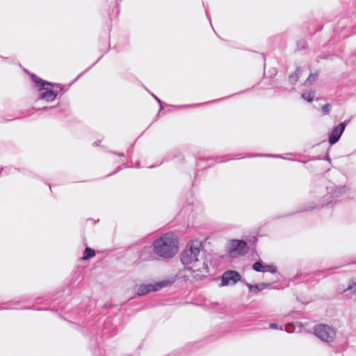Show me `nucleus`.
Masks as SVG:
<instances>
[{"label": "nucleus", "mask_w": 356, "mask_h": 356, "mask_svg": "<svg viewBox=\"0 0 356 356\" xmlns=\"http://www.w3.org/2000/svg\"><path fill=\"white\" fill-rule=\"evenodd\" d=\"M24 72L29 74L31 80L34 84V87L36 88L38 91L41 92L38 97V100H44L47 102H51L56 99L58 92L49 89L47 86L59 88L60 90L63 89V86L60 84L43 80L42 79L38 77L36 74L31 73L26 70H24Z\"/></svg>", "instance_id": "obj_3"}, {"label": "nucleus", "mask_w": 356, "mask_h": 356, "mask_svg": "<svg viewBox=\"0 0 356 356\" xmlns=\"http://www.w3.org/2000/svg\"><path fill=\"white\" fill-rule=\"evenodd\" d=\"M341 266H336L334 268H328V269H326V270H323L321 271L315 272L314 274L316 275H319L320 274H322L323 277H325L327 276V274L325 273L327 271H330V270H334V269H338Z\"/></svg>", "instance_id": "obj_20"}, {"label": "nucleus", "mask_w": 356, "mask_h": 356, "mask_svg": "<svg viewBox=\"0 0 356 356\" xmlns=\"http://www.w3.org/2000/svg\"><path fill=\"white\" fill-rule=\"evenodd\" d=\"M323 159L325 160V161H327L330 163V161H331L330 157H329L328 153H327V154L323 157Z\"/></svg>", "instance_id": "obj_33"}, {"label": "nucleus", "mask_w": 356, "mask_h": 356, "mask_svg": "<svg viewBox=\"0 0 356 356\" xmlns=\"http://www.w3.org/2000/svg\"><path fill=\"white\" fill-rule=\"evenodd\" d=\"M140 257L143 260L151 259L152 255L151 254L150 248H144L140 252Z\"/></svg>", "instance_id": "obj_16"}, {"label": "nucleus", "mask_w": 356, "mask_h": 356, "mask_svg": "<svg viewBox=\"0 0 356 356\" xmlns=\"http://www.w3.org/2000/svg\"><path fill=\"white\" fill-rule=\"evenodd\" d=\"M211 165H210V164H209V165H207V166H202V168H206L211 167Z\"/></svg>", "instance_id": "obj_39"}, {"label": "nucleus", "mask_w": 356, "mask_h": 356, "mask_svg": "<svg viewBox=\"0 0 356 356\" xmlns=\"http://www.w3.org/2000/svg\"><path fill=\"white\" fill-rule=\"evenodd\" d=\"M110 49V47L108 48H107L106 51V53L108 52Z\"/></svg>", "instance_id": "obj_40"}, {"label": "nucleus", "mask_w": 356, "mask_h": 356, "mask_svg": "<svg viewBox=\"0 0 356 356\" xmlns=\"http://www.w3.org/2000/svg\"><path fill=\"white\" fill-rule=\"evenodd\" d=\"M28 302V300H13L10 302H5V307H0V309H35L34 307L31 306L26 305L25 303ZM37 310H40L39 308H35Z\"/></svg>", "instance_id": "obj_9"}, {"label": "nucleus", "mask_w": 356, "mask_h": 356, "mask_svg": "<svg viewBox=\"0 0 356 356\" xmlns=\"http://www.w3.org/2000/svg\"><path fill=\"white\" fill-rule=\"evenodd\" d=\"M346 191L345 186H340V187H335L334 189H332L330 191L328 192L330 194L329 195H327L326 200L330 201L327 202L326 205H329L330 204H332L333 202L336 203L337 202V199L339 197H341Z\"/></svg>", "instance_id": "obj_11"}, {"label": "nucleus", "mask_w": 356, "mask_h": 356, "mask_svg": "<svg viewBox=\"0 0 356 356\" xmlns=\"http://www.w3.org/2000/svg\"><path fill=\"white\" fill-rule=\"evenodd\" d=\"M152 96L156 100V102L159 103V106H160V108H159V113H160L162 110H163V103L161 102V100L160 99H159L154 94H152ZM159 115V113H158V115Z\"/></svg>", "instance_id": "obj_26"}, {"label": "nucleus", "mask_w": 356, "mask_h": 356, "mask_svg": "<svg viewBox=\"0 0 356 356\" xmlns=\"http://www.w3.org/2000/svg\"><path fill=\"white\" fill-rule=\"evenodd\" d=\"M302 98L308 102H312L315 97V92L313 90L305 91L302 93Z\"/></svg>", "instance_id": "obj_15"}, {"label": "nucleus", "mask_w": 356, "mask_h": 356, "mask_svg": "<svg viewBox=\"0 0 356 356\" xmlns=\"http://www.w3.org/2000/svg\"><path fill=\"white\" fill-rule=\"evenodd\" d=\"M257 284L259 286L260 291L264 290V289H268V288H269L270 286V284L265 283V282H261V283H259V284Z\"/></svg>", "instance_id": "obj_23"}, {"label": "nucleus", "mask_w": 356, "mask_h": 356, "mask_svg": "<svg viewBox=\"0 0 356 356\" xmlns=\"http://www.w3.org/2000/svg\"><path fill=\"white\" fill-rule=\"evenodd\" d=\"M334 56V54H323L320 55L318 58L320 59H332V58Z\"/></svg>", "instance_id": "obj_27"}, {"label": "nucleus", "mask_w": 356, "mask_h": 356, "mask_svg": "<svg viewBox=\"0 0 356 356\" xmlns=\"http://www.w3.org/2000/svg\"><path fill=\"white\" fill-rule=\"evenodd\" d=\"M154 253L163 259L172 258L179 250V240L172 232L162 234L152 244Z\"/></svg>", "instance_id": "obj_2"}, {"label": "nucleus", "mask_w": 356, "mask_h": 356, "mask_svg": "<svg viewBox=\"0 0 356 356\" xmlns=\"http://www.w3.org/2000/svg\"><path fill=\"white\" fill-rule=\"evenodd\" d=\"M245 285L248 288L250 292L257 294L260 291L258 284H251L249 283H245Z\"/></svg>", "instance_id": "obj_18"}, {"label": "nucleus", "mask_w": 356, "mask_h": 356, "mask_svg": "<svg viewBox=\"0 0 356 356\" xmlns=\"http://www.w3.org/2000/svg\"><path fill=\"white\" fill-rule=\"evenodd\" d=\"M136 165H138V167L140 165V163H136Z\"/></svg>", "instance_id": "obj_43"}, {"label": "nucleus", "mask_w": 356, "mask_h": 356, "mask_svg": "<svg viewBox=\"0 0 356 356\" xmlns=\"http://www.w3.org/2000/svg\"><path fill=\"white\" fill-rule=\"evenodd\" d=\"M95 255V252L93 249L86 247L83 251L82 259L83 260H88Z\"/></svg>", "instance_id": "obj_13"}, {"label": "nucleus", "mask_w": 356, "mask_h": 356, "mask_svg": "<svg viewBox=\"0 0 356 356\" xmlns=\"http://www.w3.org/2000/svg\"><path fill=\"white\" fill-rule=\"evenodd\" d=\"M269 328H271V329H277L278 328V324L277 323H270L269 325Z\"/></svg>", "instance_id": "obj_31"}, {"label": "nucleus", "mask_w": 356, "mask_h": 356, "mask_svg": "<svg viewBox=\"0 0 356 356\" xmlns=\"http://www.w3.org/2000/svg\"><path fill=\"white\" fill-rule=\"evenodd\" d=\"M300 72V67H297L296 71L289 75V80L291 84H295L298 81Z\"/></svg>", "instance_id": "obj_12"}, {"label": "nucleus", "mask_w": 356, "mask_h": 356, "mask_svg": "<svg viewBox=\"0 0 356 356\" xmlns=\"http://www.w3.org/2000/svg\"><path fill=\"white\" fill-rule=\"evenodd\" d=\"M314 334L321 341L330 343L334 341L336 337L335 330L325 324H319L314 327Z\"/></svg>", "instance_id": "obj_4"}, {"label": "nucleus", "mask_w": 356, "mask_h": 356, "mask_svg": "<svg viewBox=\"0 0 356 356\" xmlns=\"http://www.w3.org/2000/svg\"><path fill=\"white\" fill-rule=\"evenodd\" d=\"M318 77V73H311L309 76V77L307 79V80L304 82L305 86H312L317 79Z\"/></svg>", "instance_id": "obj_14"}, {"label": "nucleus", "mask_w": 356, "mask_h": 356, "mask_svg": "<svg viewBox=\"0 0 356 356\" xmlns=\"http://www.w3.org/2000/svg\"><path fill=\"white\" fill-rule=\"evenodd\" d=\"M132 148H133V147H130V149L127 150V153H128V154H129L130 152H132V151H133V150H132Z\"/></svg>", "instance_id": "obj_38"}, {"label": "nucleus", "mask_w": 356, "mask_h": 356, "mask_svg": "<svg viewBox=\"0 0 356 356\" xmlns=\"http://www.w3.org/2000/svg\"><path fill=\"white\" fill-rule=\"evenodd\" d=\"M68 109L67 104L59 102L57 105L54 106H44L36 109L37 111H47L50 115H56L58 113H65Z\"/></svg>", "instance_id": "obj_10"}, {"label": "nucleus", "mask_w": 356, "mask_h": 356, "mask_svg": "<svg viewBox=\"0 0 356 356\" xmlns=\"http://www.w3.org/2000/svg\"><path fill=\"white\" fill-rule=\"evenodd\" d=\"M314 208H315V205H313V204H312L310 206L305 207L304 208H302L300 210L298 211L297 213H298V212H303V211H308L314 209Z\"/></svg>", "instance_id": "obj_25"}, {"label": "nucleus", "mask_w": 356, "mask_h": 356, "mask_svg": "<svg viewBox=\"0 0 356 356\" xmlns=\"http://www.w3.org/2000/svg\"><path fill=\"white\" fill-rule=\"evenodd\" d=\"M103 55H102L101 56H99V58L97 59V60L93 63L91 66H90L89 67H88L85 72H87L88 70H89L93 65H95L102 58Z\"/></svg>", "instance_id": "obj_32"}, {"label": "nucleus", "mask_w": 356, "mask_h": 356, "mask_svg": "<svg viewBox=\"0 0 356 356\" xmlns=\"http://www.w3.org/2000/svg\"><path fill=\"white\" fill-rule=\"evenodd\" d=\"M3 168H0V173L2 172Z\"/></svg>", "instance_id": "obj_42"}, {"label": "nucleus", "mask_w": 356, "mask_h": 356, "mask_svg": "<svg viewBox=\"0 0 356 356\" xmlns=\"http://www.w3.org/2000/svg\"><path fill=\"white\" fill-rule=\"evenodd\" d=\"M241 280V276L238 272L234 270H226L221 276V282L220 286H225L228 285H234Z\"/></svg>", "instance_id": "obj_7"}, {"label": "nucleus", "mask_w": 356, "mask_h": 356, "mask_svg": "<svg viewBox=\"0 0 356 356\" xmlns=\"http://www.w3.org/2000/svg\"><path fill=\"white\" fill-rule=\"evenodd\" d=\"M306 275H303V274H297L294 277H293V280L296 281L297 280L299 277H303V279L305 280V277H306Z\"/></svg>", "instance_id": "obj_30"}, {"label": "nucleus", "mask_w": 356, "mask_h": 356, "mask_svg": "<svg viewBox=\"0 0 356 356\" xmlns=\"http://www.w3.org/2000/svg\"><path fill=\"white\" fill-rule=\"evenodd\" d=\"M294 330H295V327L293 325L292 323H289L288 325H286V332H288V333H292L294 332Z\"/></svg>", "instance_id": "obj_24"}, {"label": "nucleus", "mask_w": 356, "mask_h": 356, "mask_svg": "<svg viewBox=\"0 0 356 356\" xmlns=\"http://www.w3.org/2000/svg\"><path fill=\"white\" fill-rule=\"evenodd\" d=\"M202 245L199 241H190L186 249L181 254V261L184 265H189L194 263V266L186 268L192 273V276L196 280H201L207 276L209 266L205 261H203L202 267H197L196 263L199 261L198 256L202 250Z\"/></svg>", "instance_id": "obj_1"}, {"label": "nucleus", "mask_w": 356, "mask_h": 356, "mask_svg": "<svg viewBox=\"0 0 356 356\" xmlns=\"http://www.w3.org/2000/svg\"><path fill=\"white\" fill-rule=\"evenodd\" d=\"M136 165H138V167L140 165V163H136Z\"/></svg>", "instance_id": "obj_44"}, {"label": "nucleus", "mask_w": 356, "mask_h": 356, "mask_svg": "<svg viewBox=\"0 0 356 356\" xmlns=\"http://www.w3.org/2000/svg\"><path fill=\"white\" fill-rule=\"evenodd\" d=\"M274 156H275V157H281L280 155H275Z\"/></svg>", "instance_id": "obj_41"}, {"label": "nucleus", "mask_w": 356, "mask_h": 356, "mask_svg": "<svg viewBox=\"0 0 356 356\" xmlns=\"http://www.w3.org/2000/svg\"><path fill=\"white\" fill-rule=\"evenodd\" d=\"M212 159L211 158H209V157H207V158H199L198 159V161H197V165L199 166V167H202L201 165V163L203 162V161H209V160H211Z\"/></svg>", "instance_id": "obj_28"}, {"label": "nucleus", "mask_w": 356, "mask_h": 356, "mask_svg": "<svg viewBox=\"0 0 356 356\" xmlns=\"http://www.w3.org/2000/svg\"><path fill=\"white\" fill-rule=\"evenodd\" d=\"M249 247L243 240L233 239L229 241L227 251L232 257L244 256L248 253Z\"/></svg>", "instance_id": "obj_5"}, {"label": "nucleus", "mask_w": 356, "mask_h": 356, "mask_svg": "<svg viewBox=\"0 0 356 356\" xmlns=\"http://www.w3.org/2000/svg\"><path fill=\"white\" fill-rule=\"evenodd\" d=\"M353 291L354 292H356V282H353L352 284H350L346 289H343V292H345L346 291Z\"/></svg>", "instance_id": "obj_22"}, {"label": "nucleus", "mask_w": 356, "mask_h": 356, "mask_svg": "<svg viewBox=\"0 0 356 356\" xmlns=\"http://www.w3.org/2000/svg\"><path fill=\"white\" fill-rule=\"evenodd\" d=\"M349 120H346L339 123L337 127L333 128L328 136V142L330 145H334L339 140Z\"/></svg>", "instance_id": "obj_8"}, {"label": "nucleus", "mask_w": 356, "mask_h": 356, "mask_svg": "<svg viewBox=\"0 0 356 356\" xmlns=\"http://www.w3.org/2000/svg\"><path fill=\"white\" fill-rule=\"evenodd\" d=\"M122 169V166L119 165L117 167L116 170L113 172L108 174L107 176H111L112 175H114V174L117 173L118 172H119Z\"/></svg>", "instance_id": "obj_29"}, {"label": "nucleus", "mask_w": 356, "mask_h": 356, "mask_svg": "<svg viewBox=\"0 0 356 356\" xmlns=\"http://www.w3.org/2000/svg\"><path fill=\"white\" fill-rule=\"evenodd\" d=\"M264 266L261 261H256L252 265V269L256 272L264 273Z\"/></svg>", "instance_id": "obj_17"}, {"label": "nucleus", "mask_w": 356, "mask_h": 356, "mask_svg": "<svg viewBox=\"0 0 356 356\" xmlns=\"http://www.w3.org/2000/svg\"><path fill=\"white\" fill-rule=\"evenodd\" d=\"M170 284L171 282L164 280L156 282L154 284H140L137 289L136 294L139 296H142L147 294L149 292L159 291L162 288L165 287Z\"/></svg>", "instance_id": "obj_6"}, {"label": "nucleus", "mask_w": 356, "mask_h": 356, "mask_svg": "<svg viewBox=\"0 0 356 356\" xmlns=\"http://www.w3.org/2000/svg\"><path fill=\"white\" fill-rule=\"evenodd\" d=\"M257 156H271V155H268V154H258Z\"/></svg>", "instance_id": "obj_37"}, {"label": "nucleus", "mask_w": 356, "mask_h": 356, "mask_svg": "<svg viewBox=\"0 0 356 356\" xmlns=\"http://www.w3.org/2000/svg\"><path fill=\"white\" fill-rule=\"evenodd\" d=\"M331 108H332V106L330 104H326L322 106L321 111L323 113V114L327 115L330 113V112L331 111Z\"/></svg>", "instance_id": "obj_21"}, {"label": "nucleus", "mask_w": 356, "mask_h": 356, "mask_svg": "<svg viewBox=\"0 0 356 356\" xmlns=\"http://www.w3.org/2000/svg\"><path fill=\"white\" fill-rule=\"evenodd\" d=\"M100 143H101L100 140H97V141L94 142L93 145L98 146V145H99Z\"/></svg>", "instance_id": "obj_35"}, {"label": "nucleus", "mask_w": 356, "mask_h": 356, "mask_svg": "<svg viewBox=\"0 0 356 356\" xmlns=\"http://www.w3.org/2000/svg\"><path fill=\"white\" fill-rule=\"evenodd\" d=\"M205 13H206V15H207V18L209 19V21H211V17H210L209 11H208L207 8H205Z\"/></svg>", "instance_id": "obj_34"}, {"label": "nucleus", "mask_w": 356, "mask_h": 356, "mask_svg": "<svg viewBox=\"0 0 356 356\" xmlns=\"http://www.w3.org/2000/svg\"><path fill=\"white\" fill-rule=\"evenodd\" d=\"M277 271V267L274 265H265L264 272H270L271 273H275Z\"/></svg>", "instance_id": "obj_19"}, {"label": "nucleus", "mask_w": 356, "mask_h": 356, "mask_svg": "<svg viewBox=\"0 0 356 356\" xmlns=\"http://www.w3.org/2000/svg\"><path fill=\"white\" fill-rule=\"evenodd\" d=\"M113 154H117V155H118L120 156H124V153L113 152Z\"/></svg>", "instance_id": "obj_36"}]
</instances>
